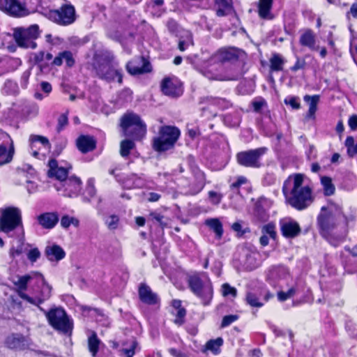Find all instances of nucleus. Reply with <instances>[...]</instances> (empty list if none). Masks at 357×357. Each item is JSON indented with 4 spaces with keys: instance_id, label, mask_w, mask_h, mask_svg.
I'll return each mask as SVG.
<instances>
[{
    "instance_id": "f257e3e1",
    "label": "nucleus",
    "mask_w": 357,
    "mask_h": 357,
    "mask_svg": "<svg viewBox=\"0 0 357 357\" xmlns=\"http://www.w3.org/2000/svg\"><path fill=\"white\" fill-rule=\"evenodd\" d=\"M283 192L288 203L298 210L305 208L313 202L312 188L301 174L288 177L284 183Z\"/></svg>"
},
{
    "instance_id": "f03ea898",
    "label": "nucleus",
    "mask_w": 357,
    "mask_h": 357,
    "mask_svg": "<svg viewBox=\"0 0 357 357\" xmlns=\"http://www.w3.org/2000/svg\"><path fill=\"white\" fill-rule=\"evenodd\" d=\"M180 136V130L170 126L160 128L158 135L153 139V148L158 152L172 149Z\"/></svg>"
},
{
    "instance_id": "7ed1b4c3",
    "label": "nucleus",
    "mask_w": 357,
    "mask_h": 357,
    "mask_svg": "<svg viewBox=\"0 0 357 357\" xmlns=\"http://www.w3.org/2000/svg\"><path fill=\"white\" fill-rule=\"evenodd\" d=\"M121 126L125 136L140 139L146 134V126L139 116L133 113H128L121 118Z\"/></svg>"
},
{
    "instance_id": "20e7f679",
    "label": "nucleus",
    "mask_w": 357,
    "mask_h": 357,
    "mask_svg": "<svg viewBox=\"0 0 357 357\" xmlns=\"http://www.w3.org/2000/svg\"><path fill=\"white\" fill-rule=\"evenodd\" d=\"M340 213V210L333 204L321 208L320 213L317 217V223L320 232L323 236H326L334 229L337 218Z\"/></svg>"
},
{
    "instance_id": "39448f33",
    "label": "nucleus",
    "mask_w": 357,
    "mask_h": 357,
    "mask_svg": "<svg viewBox=\"0 0 357 357\" xmlns=\"http://www.w3.org/2000/svg\"><path fill=\"white\" fill-rule=\"evenodd\" d=\"M189 286L191 291L207 305L213 297V287L210 279L207 276L201 278L198 276H192L189 279Z\"/></svg>"
},
{
    "instance_id": "423d86ee",
    "label": "nucleus",
    "mask_w": 357,
    "mask_h": 357,
    "mask_svg": "<svg viewBox=\"0 0 357 357\" xmlns=\"http://www.w3.org/2000/svg\"><path fill=\"white\" fill-rule=\"evenodd\" d=\"M40 35L39 27L37 24L31 25L25 29L18 27L14 29V38L19 46L25 48L34 49L36 43L34 40Z\"/></svg>"
},
{
    "instance_id": "0eeeda50",
    "label": "nucleus",
    "mask_w": 357,
    "mask_h": 357,
    "mask_svg": "<svg viewBox=\"0 0 357 357\" xmlns=\"http://www.w3.org/2000/svg\"><path fill=\"white\" fill-rule=\"evenodd\" d=\"M46 316L50 325L55 329L63 333H68L71 329V324L63 309H52Z\"/></svg>"
},
{
    "instance_id": "6e6552de",
    "label": "nucleus",
    "mask_w": 357,
    "mask_h": 357,
    "mask_svg": "<svg viewBox=\"0 0 357 357\" xmlns=\"http://www.w3.org/2000/svg\"><path fill=\"white\" fill-rule=\"evenodd\" d=\"M21 223V213L17 208H8L3 211L0 218V228L4 232H9Z\"/></svg>"
},
{
    "instance_id": "1a4fd4ad",
    "label": "nucleus",
    "mask_w": 357,
    "mask_h": 357,
    "mask_svg": "<svg viewBox=\"0 0 357 357\" xmlns=\"http://www.w3.org/2000/svg\"><path fill=\"white\" fill-rule=\"evenodd\" d=\"M97 73L102 78L108 81L122 82L121 70L119 68L118 64L112 61H104L96 67Z\"/></svg>"
},
{
    "instance_id": "9d476101",
    "label": "nucleus",
    "mask_w": 357,
    "mask_h": 357,
    "mask_svg": "<svg viewBox=\"0 0 357 357\" xmlns=\"http://www.w3.org/2000/svg\"><path fill=\"white\" fill-rule=\"evenodd\" d=\"M0 10L15 17H23L31 13L25 4L19 0H0Z\"/></svg>"
},
{
    "instance_id": "9b49d317",
    "label": "nucleus",
    "mask_w": 357,
    "mask_h": 357,
    "mask_svg": "<svg viewBox=\"0 0 357 357\" xmlns=\"http://www.w3.org/2000/svg\"><path fill=\"white\" fill-rule=\"evenodd\" d=\"M55 188L58 192L66 197L77 196L82 189L81 180L75 176H69L62 182L55 184Z\"/></svg>"
},
{
    "instance_id": "f8f14e48",
    "label": "nucleus",
    "mask_w": 357,
    "mask_h": 357,
    "mask_svg": "<svg viewBox=\"0 0 357 357\" xmlns=\"http://www.w3.org/2000/svg\"><path fill=\"white\" fill-rule=\"evenodd\" d=\"M50 17L61 25H68L75 20V10L71 5H64L59 10H52Z\"/></svg>"
},
{
    "instance_id": "ddd939ff",
    "label": "nucleus",
    "mask_w": 357,
    "mask_h": 357,
    "mask_svg": "<svg viewBox=\"0 0 357 357\" xmlns=\"http://www.w3.org/2000/svg\"><path fill=\"white\" fill-rule=\"evenodd\" d=\"M36 281L38 285L40 286L39 293L36 294L33 297L29 296L26 294H22L21 298L31 304L38 305L50 298L52 294V287L45 282L43 275L42 280H36Z\"/></svg>"
},
{
    "instance_id": "4468645a",
    "label": "nucleus",
    "mask_w": 357,
    "mask_h": 357,
    "mask_svg": "<svg viewBox=\"0 0 357 357\" xmlns=\"http://www.w3.org/2000/svg\"><path fill=\"white\" fill-rule=\"evenodd\" d=\"M266 151V148H259L239 153L237 155V160L239 164L245 167H259V160L260 157Z\"/></svg>"
},
{
    "instance_id": "2eb2a0df",
    "label": "nucleus",
    "mask_w": 357,
    "mask_h": 357,
    "mask_svg": "<svg viewBox=\"0 0 357 357\" xmlns=\"http://www.w3.org/2000/svg\"><path fill=\"white\" fill-rule=\"evenodd\" d=\"M161 89L164 94L172 97L179 96L183 93L182 84L176 77L165 78Z\"/></svg>"
},
{
    "instance_id": "dca6fc26",
    "label": "nucleus",
    "mask_w": 357,
    "mask_h": 357,
    "mask_svg": "<svg viewBox=\"0 0 357 357\" xmlns=\"http://www.w3.org/2000/svg\"><path fill=\"white\" fill-rule=\"evenodd\" d=\"M280 225L282 234L286 238H294L301 232L298 223L291 218L281 220Z\"/></svg>"
},
{
    "instance_id": "f3484780",
    "label": "nucleus",
    "mask_w": 357,
    "mask_h": 357,
    "mask_svg": "<svg viewBox=\"0 0 357 357\" xmlns=\"http://www.w3.org/2000/svg\"><path fill=\"white\" fill-rule=\"evenodd\" d=\"M33 280H42V274L38 272H31L25 275L18 276L13 280L20 298L22 294H25L24 291L27 288V284Z\"/></svg>"
},
{
    "instance_id": "a211bd4d",
    "label": "nucleus",
    "mask_w": 357,
    "mask_h": 357,
    "mask_svg": "<svg viewBox=\"0 0 357 357\" xmlns=\"http://www.w3.org/2000/svg\"><path fill=\"white\" fill-rule=\"evenodd\" d=\"M127 70L131 75H138L151 71V65L144 58H137L127 64Z\"/></svg>"
},
{
    "instance_id": "6ab92c4d",
    "label": "nucleus",
    "mask_w": 357,
    "mask_h": 357,
    "mask_svg": "<svg viewBox=\"0 0 357 357\" xmlns=\"http://www.w3.org/2000/svg\"><path fill=\"white\" fill-rule=\"evenodd\" d=\"M31 153L36 158L40 155V151L42 149L47 150L50 146L49 141L47 138L34 135L30 138Z\"/></svg>"
},
{
    "instance_id": "aec40b11",
    "label": "nucleus",
    "mask_w": 357,
    "mask_h": 357,
    "mask_svg": "<svg viewBox=\"0 0 357 357\" xmlns=\"http://www.w3.org/2000/svg\"><path fill=\"white\" fill-rule=\"evenodd\" d=\"M48 165V175L50 177H55L59 182H62L68 178V167L59 166L57 161L53 159L49 161Z\"/></svg>"
},
{
    "instance_id": "412c9836",
    "label": "nucleus",
    "mask_w": 357,
    "mask_h": 357,
    "mask_svg": "<svg viewBox=\"0 0 357 357\" xmlns=\"http://www.w3.org/2000/svg\"><path fill=\"white\" fill-rule=\"evenodd\" d=\"M45 255L50 261H58L65 257L66 252L61 246L50 244L45 248Z\"/></svg>"
},
{
    "instance_id": "4be33fe9",
    "label": "nucleus",
    "mask_w": 357,
    "mask_h": 357,
    "mask_svg": "<svg viewBox=\"0 0 357 357\" xmlns=\"http://www.w3.org/2000/svg\"><path fill=\"white\" fill-rule=\"evenodd\" d=\"M139 295L141 301L148 304H155L158 301V296L146 284H141Z\"/></svg>"
},
{
    "instance_id": "5701e85b",
    "label": "nucleus",
    "mask_w": 357,
    "mask_h": 357,
    "mask_svg": "<svg viewBox=\"0 0 357 357\" xmlns=\"http://www.w3.org/2000/svg\"><path fill=\"white\" fill-rule=\"evenodd\" d=\"M77 146L81 152L86 153L95 149L96 140L93 137L82 135L77 139Z\"/></svg>"
},
{
    "instance_id": "b1692460",
    "label": "nucleus",
    "mask_w": 357,
    "mask_h": 357,
    "mask_svg": "<svg viewBox=\"0 0 357 357\" xmlns=\"http://www.w3.org/2000/svg\"><path fill=\"white\" fill-rule=\"evenodd\" d=\"M39 224L44 228L52 229L59 221V216L55 213H45L38 217Z\"/></svg>"
},
{
    "instance_id": "393cba45",
    "label": "nucleus",
    "mask_w": 357,
    "mask_h": 357,
    "mask_svg": "<svg viewBox=\"0 0 357 357\" xmlns=\"http://www.w3.org/2000/svg\"><path fill=\"white\" fill-rule=\"evenodd\" d=\"M172 307V314L176 317L174 323L178 326H181L184 322L186 311L183 307H181V302L178 300L173 301Z\"/></svg>"
},
{
    "instance_id": "a878e982",
    "label": "nucleus",
    "mask_w": 357,
    "mask_h": 357,
    "mask_svg": "<svg viewBox=\"0 0 357 357\" xmlns=\"http://www.w3.org/2000/svg\"><path fill=\"white\" fill-rule=\"evenodd\" d=\"M273 0H259L258 4V13L261 18L271 20L273 15L271 13Z\"/></svg>"
},
{
    "instance_id": "bb28decb",
    "label": "nucleus",
    "mask_w": 357,
    "mask_h": 357,
    "mask_svg": "<svg viewBox=\"0 0 357 357\" xmlns=\"http://www.w3.org/2000/svg\"><path fill=\"white\" fill-rule=\"evenodd\" d=\"M303 100L306 102L309 105V109L307 114V118L314 119H315V113L317 109V105L319 101V96H309L306 95L304 96Z\"/></svg>"
},
{
    "instance_id": "cd10ccee",
    "label": "nucleus",
    "mask_w": 357,
    "mask_h": 357,
    "mask_svg": "<svg viewBox=\"0 0 357 357\" xmlns=\"http://www.w3.org/2000/svg\"><path fill=\"white\" fill-rule=\"evenodd\" d=\"M14 149L12 143L7 146L6 144L0 145V165H5L11 161Z\"/></svg>"
},
{
    "instance_id": "c85d7f7f",
    "label": "nucleus",
    "mask_w": 357,
    "mask_h": 357,
    "mask_svg": "<svg viewBox=\"0 0 357 357\" xmlns=\"http://www.w3.org/2000/svg\"><path fill=\"white\" fill-rule=\"evenodd\" d=\"M63 62L68 67H71L75 63V59L73 54L68 51L61 52L53 61L54 64L61 66Z\"/></svg>"
},
{
    "instance_id": "c756f323",
    "label": "nucleus",
    "mask_w": 357,
    "mask_h": 357,
    "mask_svg": "<svg viewBox=\"0 0 357 357\" xmlns=\"http://www.w3.org/2000/svg\"><path fill=\"white\" fill-rule=\"evenodd\" d=\"M235 56V53L232 49H221L211 59V62L213 61H225L230 60Z\"/></svg>"
},
{
    "instance_id": "7c9ffc66",
    "label": "nucleus",
    "mask_w": 357,
    "mask_h": 357,
    "mask_svg": "<svg viewBox=\"0 0 357 357\" xmlns=\"http://www.w3.org/2000/svg\"><path fill=\"white\" fill-rule=\"evenodd\" d=\"M296 288L294 285L289 287L287 290L281 287V290L277 293V298L280 302H284L293 298L296 294Z\"/></svg>"
},
{
    "instance_id": "2f4dec72",
    "label": "nucleus",
    "mask_w": 357,
    "mask_h": 357,
    "mask_svg": "<svg viewBox=\"0 0 357 357\" xmlns=\"http://www.w3.org/2000/svg\"><path fill=\"white\" fill-rule=\"evenodd\" d=\"M206 225H208L216 234V236L220 238L222 236L223 229L220 221L217 218H211L206 220Z\"/></svg>"
},
{
    "instance_id": "473e14b6",
    "label": "nucleus",
    "mask_w": 357,
    "mask_h": 357,
    "mask_svg": "<svg viewBox=\"0 0 357 357\" xmlns=\"http://www.w3.org/2000/svg\"><path fill=\"white\" fill-rule=\"evenodd\" d=\"M300 43L302 45L307 46L310 49L314 50V36L312 31H307L302 34L300 38Z\"/></svg>"
},
{
    "instance_id": "72a5a7b5",
    "label": "nucleus",
    "mask_w": 357,
    "mask_h": 357,
    "mask_svg": "<svg viewBox=\"0 0 357 357\" xmlns=\"http://www.w3.org/2000/svg\"><path fill=\"white\" fill-rule=\"evenodd\" d=\"M100 344V340L98 338L96 333L93 332L88 338V346L89 351L95 356L97 354Z\"/></svg>"
},
{
    "instance_id": "f704fd0d",
    "label": "nucleus",
    "mask_w": 357,
    "mask_h": 357,
    "mask_svg": "<svg viewBox=\"0 0 357 357\" xmlns=\"http://www.w3.org/2000/svg\"><path fill=\"white\" fill-rule=\"evenodd\" d=\"M222 344L223 340L221 337H218L208 341L205 345V349L206 350L211 351L214 354H218Z\"/></svg>"
},
{
    "instance_id": "c9c22d12",
    "label": "nucleus",
    "mask_w": 357,
    "mask_h": 357,
    "mask_svg": "<svg viewBox=\"0 0 357 357\" xmlns=\"http://www.w3.org/2000/svg\"><path fill=\"white\" fill-rule=\"evenodd\" d=\"M321 183L324 188V194L327 196L331 195L335 192V186L332 183L331 178L327 176H323L321 178Z\"/></svg>"
},
{
    "instance_id": "e433bc0d",
    "label": "nucleus",
    "mask_w": 357,
    "mask_h": 357,
    "mask_svg": "<svg viewBox=\"0 0 357 357\" xmlns=\"http://www.w3.org/2000/svg\"><path fill=\"white\" fill-rule=\"evenodd\" d=\"M245 301L248 305L254 307H261L264 305V303L259 301V297L253 292H248Z\"/></svg>"
},
{
    "instance_id": "4c0bfd02",
    "label": "nucleus",
    "mask_w": 357,
    "mask_h": 357,
    "mask_svg": "<svg viewBox=\"0 0 357 357\" xmlns=\"http://www.w3.org/2000/svg\"><path fill=\"white\" fill-rule=\"evenodd\" d=\"M190 45H192V35L190 32L185 31L184 35L180 38L178 43V49L181 51H184Z\"/></svg>"
},
{
    "instance_id": "58836bf2",
    "label": "nucleus",
    "mask_w": 357,
    "mask_h": 357,
    "mask_svg": "<svg viewBox=\"0 0 357 357\" xmlns=\"http://www.w3.org/2000/svg\"><path fill=\"white\" fill-rule=\"evenodd\" d=\"M143 185V181L140 178L137 177L135 175H132L130 178L126 179L123 182L124 187L127 188H139L142 186Z\"/></svg>"
},
{
    "instance_id": "ea45409f",
    "label": "nucleus",
    "mask_w": 357,
    "mask_h": 357,
    "mask_svg": "<svg viewBox=\"0 0 357 357\" xmlns=\"http://www.w3.org/2000/svg\"><path fill=\"white\" fill-rule=\"evenodd\" d=\"M270 62L272 70L279 71L282 69L284 61L278 54H274L270 59Z\"/></svg>"
},
{
    "instance_id": "a19ab883",
    "label": "nucleus",
    "mask_w": 357,
    "mask_h": 357,
    "mask_svg": "<svg viewBox=\"0 0 357 357\" xmlns=\"http://www.w3.org/2000/svg\"><path fill=\"white\" fill-rule=\"evenodd\" d=\"M134 147V143L131 140L126 139L121 142L120 153L123 157L127 156L130 151Z\"/></svg>"
},
{
    "instance_id": "79ce46f5",
    "label": "nucleus",
    "mask_w": 357,
    "mask_h": 357,
    "mask_svg": "<svg viewBox=\"0 0 357 357\" xmlns=\"http://www.w3.org/2000/svg\"><path fill=\"white\" fill-rule=\"evenodd\" d=\"M71 225H73L75 227H78L79 220L75 218H72L68 215L62 217L61 220V225L63 228H68Z\"/></svg>"
},
{
    "instance_id": "37998d69",
    "label": "nucleus",
    "mask_w": 357,
    "mask_h": 357,
    "mask_svg": "<svg viewBox=\"0 0 357 357\" xmlns=\"http://www.w3.org/2000/svg\"><path fill=\"white\" fill-rule=\"evenodd\" d=\"M262 233L268 235L271 238H275L276 236L275 225L270 222L262 227Z\"/></svg>"
},
{
    "instance_id": "c03bdc74",
    "label": "nucleus",
    "mask_w": 357,
    "mask_h": 357,
    "mask_svg": "<svg viewBox=\"0 0 357 357\" xmlns=\"http://www.w3.org/2000/svg\"><path fill=\"white\" fill-rule=\"evenodd\" d=\"M222 293L224 296H231L236 297L237 291L236 288L231 287L229 284L225 283L222 286Z\"/></svg>"
},
{
    "instance_id": "a18cd8bd",
    "label": "nucleus",
    "mask_w": 357,
    "mask_h": 357,
    "mask_svg": "<svg viewBox=\"0 0 357 357\" xmlns=\"http://www.w3.org/2000/svg\"><path fill=\"white\" fill-rule=\"evenodd\" d=\"M119 217L115 215H112L106 219V225L110 229H114L117 227L119 223Z\"/></svg>"
},
{
    "instance_id": "49530a36",
    "label": "nucleus",
    "mask_w": 357,
    "mask_h": 357,
    "mask_svg": "<svg viewBox=\"0 0 357 357\" xmlns=\"http://www.w3.org/2000/svg\"><path fill=\"white\" fill-rule=\"evenodd\" d=\"M286 105H289L293 109H299L301 107L299 98L298 97L290 96L284 100Z\"/></svg>"
},
{
    "instance_id": "de8ad7c7",
    "label": "nucleus",
    "mask_w": 357,
    "mask_h": 357,
    "mask_svg": "<svg viewBox=\"0 0 357 357\" xmlns=\"http://www.w3.org/2000/svg\"><path fill=\"white\" fill-rule=\"evenodd\" d=\"M137 347V342L132 341L130 347L123 349L122 352L126 355V357H132L135 355Z\"/></svg>"
},
{
    "instance_id": "09e8293b",
    "label": "nucleus",
    "mask_w": 357,
    "mask_h": 357,
    "mask_svg": "<svg viewBox=\"0 0 357 357\" xmlns=\"http://www.w3.org/2000/svg\"><path fill=\"white\" fill-rule=\"evenodd\" d=\"M208 195L211 202L213 204H218L222 198V195L221 194L213 191H210L208 192Z\"/></svg>"
},
{
    "instance_id": "8fccbe9b",
    "label": "nucleus",
    "mask_w": 357,
    "mask_h": 357,
    "mask_svg": "<svg viewBox=\"0 0 357 357\" xmlns=\"http://www.w3.org/2000/svg\"><path fill=\"white\" fill-rule=\"evenodd\" d=\"M40 256V252L38 250V248H33L30 250L28 252L27 257L28 259L31 262H35Z\"/></svg>"
},
{
    "instance_id": "3c124183",
    "label": "nucleus",
    "mask_w": 357,
    "mask_h": 357,
    "mask_svg": "<svg viewBox=\"0 0 357 357\" xmlns=\"http://www.w3.org/2000/svg\"><path fill=\"white\" fill-rule=\"evenodd\" d=\"M238 317L236 315H227L223 317L222 321L221 324V326L222 328L227 327L236 320H237Z\"/></svg>"
},
{
    "instance_id": "603ef678",
    "label": "nucleus",
    "mask_w": 357,
    "mask_h": 357,
    "mask_svg": "<svg viewBox=\"0 0 357 357\" xmlns=\"http://www.w3.org/2000/svg\"><path fill=\"white\" fill-rule=\"evenodd\" d=\"M26 188L29 193H34L38 190V186L35 181H26Z\"/></svg>"
},
{
    "instance_id": "864d4df0",
    "label": "nucleus",
    "mask_w": 357,
    "mask_h": 357,
    "mask_svg": "<svg viewBox=\"0 0 357 357\" xmlns=\"http://www.w3.org/2000/svg\"><path fill=\"white\" fill-rule=\"evenodd\" d=\"M68 123V118L65 114H62L58 120V129H63Z\"/></svg>"
},
{
    "instance_id": "5fc2aeb1",
    "label": "nucleus",
    "mask_w": 357,
    "mask_h": 357,
    "mask_svg": "<svg viewBox=\"0 0 357 357\" xmlns=\"http://www.w3.org/2000/svg\"><path fill=\"white\" fill-rule=\"evenodd\" d=\"M348 123L351 130H356L357 128V115L351 116Z\"/></svg>"
},
{
    "instance_id": "6e6d98bb",
    "label": "nucleus",
    "mask_w": 357,
    "mask_h": 357,
    "mask_svg": "<svg viewBox=\"0 0 357 357\" xmlns=\"http://www.w3.org/2000/svg\"><path fill=\"white\" fill-rule=\"evenodd\" d=\"M42 90L48 95L52 91V86L49 82H43L40 84Z\"/></svg>"
},
{
    "instance_id": "4d7b16f0",
    "label": "nucleus",
    "mask_w": 357,
    "mask_h": 357,
    "mask_svg": "<svg viewBox=\"0 0 357 357\" xmlns=\"http://www.w3.org/2000/svg\"><path fill=\"white\" fill-rule=\"evenodd\" d=\"M264 103H265V102L264 100H255L252 103L255 110V111L260 110L262 108V107L264 106Z\"/></svg>"
},
{
    "instance_id": "13d9d810",
    "label": "nucleus",
    "mask_w": 357,
    "mask_h": 357,
    "mask_svg": "<svg viewBox=\"0 0 357 357\" xmlns=\"http://www.w3.org/2000/svg\"><path fill=\"white\" fill-rule=\"evenodd\" d=\"M345 146L347 148V152L349 154V149L354 146V139L352 137H348L345 141Z\"/></svg>"
},
{
    "instance_id": "bf43d9fd",
    "label": "nucleus",
    "mask_w": 357,
    "mask_h": 357,
    "mask_svg": "<svg viewBox=\"0 0 357 357\" xmlns=\"http://www.w3.org/2000/svg\"><path fill=\"white\" fill-rule=\"evenodd\" d=\"M247 181V179L245 177L241 176L238 178L237 181L232 183L231 185L232 188H238L241 185L245 183Z\"/></svg>"
},
{
    "instance_id": "052dcab7",
    "label": "nucleus",
    "mask_w": 357,
    "mask_h": 357,
    "mask_svg": "<svg viewBox=\"0 0 357 357\" xmlns=\"http://www.w3.org/2000/svg\"><path fill=\"white\" fill-rule=\"evenodd\" d=\"M87 190L89 193L93 196L95 194V188L93 185V181L92 179L89 180Z\"/></svg>"
},
{
    "instance_id": "680f3d73",
    "label": "nucleus",
    "mask_w": 357,
    "mask_h": 357,
    "mask_svg": "<svg viewBox=\"0 0 357 357\" xmlns=\"http://www.w3.org/2000/svg\"><path fill=\"white\" fill-rule=\"evenodd\" d=\"M160 195L155 192L149 193L148 200L150 202H156L159 199Z\"/></svg>"
},
{
    "instance_id": "e2e57ef3",
    "label": "nucleus",
    "mask_w": 357,
    "mask_h": 357,
    "mask_svg": "<svg viewBox=\"0 0 357 357\" xmlns=\"http://www.w3.org/2000/svg\"><path fill=\"white\" fill-rule=\"evenodd\" d=\"M259 242L261 245L266 246L268 244V238L267 235L263 234V235L261 236L259 239Z\"/></svg>"
},
{
    "instance_id": "0e129e2a",
    "label": "nucleus",
    "mask_w": 357,
    "mask_h": 357,
    "mask_svg": "<svg viewBox=\"0 0 357 357\" xmlns=\"http://www.w3.org/2000/svg\"><path fill=\"white\" fill-rule=\"evenodd\" d=\"M151 215L153 217V219H155L160 224H161V225L164 224L162 222L163 216H162L161 215H160L158 213H152Z\"/></svg>"
},
{
    "instance_id": "69168bd1",
    "label": "nucleus",
    "mask_w": 357,
    "mask_h": 357,
    "mask_svg": "<svg viewBox=\"0 0 357 357\" xmlns=\"http://www.w3.org/2000/svg\"><path fill=\"white\" fill-rule=\"evenodd\" d=\"M350 13L354 17L357 18V3H354L352 5L350 9Z\"/></svg>"
},
{
    "instance_id": "338daca9",
    "label": "nucleus",
    "mask_w": 357,
    "mask_h": 357,
    "mask_svg": "<svg viewBox=\"0 0 357 357\" xmlns=\"http://www.w3.org/2000/svg\"><path fill=\"white\" fill-rule=\"evenodd\" d=\"M336 131L339 133H342L344 131V125L342 121H339L336 126Z\"/></svg>"
},
{
    "instance_id": "774afa93",
    "label": "nucleus",
    "mask_w": 357,
    "mask_h": 357,
    "mask_svg": "<svg viewBox=\"0 0 357 357\" xmlns=\"http://www.w3.org/2000/svg\"><path fill=\"white\" fill-rule=\"evenodd\" d=\"M356 153H357V144H354L353 148L349 149V155L350 156H354Z\"/></svg>"
}]
</instances>
